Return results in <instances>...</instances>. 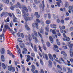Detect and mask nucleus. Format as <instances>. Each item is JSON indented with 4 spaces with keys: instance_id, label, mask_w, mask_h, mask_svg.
Segmentation results:
<instances>
[{
    "instance_id": "1",
    "label": "nucleus",
    "mask_w": 73,
    "mask_h": 73,
    "mask_svg": "<svg viewBox=\"0 0 73 73\" xmlns=\"http://www.w3.org/2000/svg\"><path fill=\"white\" fill-rule=\"evenodd\" d=\"M29 13H28L27 14H26L25 12V11H23V16L24 17V19L25 21H27L28 20L29 21H30L31 20V17H29Z\"/></svg>"
},
{
    "instance_id": "2",
    "label": "nucleus",
    "mask_w": 73,
    "mask_h": 73,
    "mask_svg": "<svg viewBox=\"0 0 73 73\" xmlns=\"http://www.w3.org/2000/svg\"><path fill=\"white\" fill-rule=\"evenodd\" d=\"M19 7V8H21V5L19 2H17V4L14 5L13 6H11L10 7V9L12 11H13L14 10V7L17 8Z\"/></svg>"
},
{
    "instance_id": "3",
    "label": "nucleus",
    "mask_w": 73,
    "mask_h": 73,
    "mask_svg": "<svg viewBox=\"0 0 73 73\" xmlns=\"http://www.w3.org/2000/svg\"><path fill=\"white\" fill-rule=\"evenodd\" d=\"M36 23H35V24L33 23L32 24V25L33 27L34 28L35 24V26H36V28L38 29V23H41V21H40V20H39V19H36Z\"/></svg>"
},
{
    "instance_id": "4",
    "label": "nucleus",
    "mask_w": 73,
    "mask_h": 73,
    "mask_svg": "<svg viewBox=\"0 0 73 73\" xmlns=\"http://www.w3.org/2000/svg\"><path fill=\"white\" fill-rule=\"evenodd\" d=\"M68 46L69 47V48H70V53H72V51L73 50L72 48L73 47V43H71V42H68Z\"/></svg>"
},
{
    "instance_id": "5",
    "label": "nucleus",
    "mask_w": 73,
    "mask_h": 73,
    "mask_svg": "<svg viewBox=\"0 0 73 73\" xmlns=\"http://www.w3.org/2000/svg\"><path fill=\"white\" fill-rule=\"evenodd\" d=\"M31 68H32L31 69V70L33 73H38L37 70H35H35L36 69V68L34 65L32 64L31 65Z\"/></svg>"
},
{
    "instance_id": "6",
    "label": "nucleus",
    "mask_w": 73,
    "mask_h": 73,
    "mask_svg": "<svg viewBox=\"0 0 73 73\" xmlns=\"http://www.w3.org/2000/svg\"><path fill=\"white\" fill-rule=\"evenodd\" d=\"M8 69L9 71H10V72H11V71H12V72H15V68H14V67H12V66H8Z\"/></svg>"
},
{
    "instance_id": "7",
    "label": "nucleus",
    "mask_w": 73,
    "mask_h": 73,
    "mask_svg": "<svg viewBox=\"0 0 73 73\" xmlns=\"http://www.w3.org/2000/svg\"><path fill=\"white\" fill-rule=\"evenodd\" d=\"M42 4L43 7H42V5L41 4H40L39 6L40 8H42V11H44V8H45V5H44V1L43 0L42 1Z\"/></svg>"
},
{
    "instance_id": "8",
    "label": "nucleus",
    "mask_w": 73,
    "mask_h": 73,
    "mask_svg": "<svg viewBox=\"0 0 73 73\" xmlns=\"http://www.w3.org/2000/svg\"><path fill=\"white\" fill-rule=\"evenodd\" d=\"M21 7L23 9H24V10H25V11L26 12H28V9L27 7H26L25 5H22Z\"/></svg>"
},
{
    "instance_id": "9",
    "label": "nucleus",
    "mask_w": 73,
    "mask_h": 73,
    "mask_svg": "<svg viewBox=\"0 0 73 73\" xmlns=\"http://www.w3.org/2000/svg\"><path fill=\"white\" fill-rule=\"evenodd\" d=\"M31 36L32 37L33 39V40L35 39V42L37 43V42H38V39H37V37H35V36L34 35V34H32L31 35Z\"/></svg>"
},
{
    "instance_id": "10",
    "label": "nucleus",
    "mask_w": 73,
    "mask_h": 73,
    "mask_svg": "<svg viewBox=\"0 0 73 73\" xmlns=\"http://www.w3.org/2000/svg\"><path fill=\"white\" fill-rule=\"evenodd\" d=\"M35 16H36L37 19H39L40 17V15L38 14V12H35L34 14Z\"/></svg>"
},
{
    "instance_id": "11",
    "label": "nucleus",
    "mask_w": 73,
    "mask_h": 73,
    "mask_svg": "<svg viewBox=\"0 0 73 73\" xmlns=\"http://www.w3.org/2000/svg\"><path fill=\"white\" fill-rule=\"evenodd\" d=\"M48 63H49V64H48V65L49 68H52V61H51V60H49Z\"/></svg>"
},
{
    "instance_id": "12",
    "label": "nucleus",
    "mask_w": 73,
    "mask_h": 73,
    "mask_svg": "<svg viewBox=\"0 0 73 73\" xmlns=\"http://www.w3.org/2000/svg\"><path fill=\"white\" fill-rule=\"evenodd\" d=\"M5 49L4 48H2L0 50V53L1 54H4L5 53Z\"/></svg>"
},
{
    "instance_id": "13",
    "label": "nucleus",
    "mask_w": 73,
    "mask_h": 73,
    "mask_svg": "<svg viewBox=\"0 0 73 73\" xmlns=\"http://www.w3.org/2000/svg\"><path fill=\"white\" fill-rule=\"evenodd\" d=\"M61 54H63L65 57H67L68 56V55H67V54H66V53L65 52V51H62L61 52Z\"/></svg>"
},
{
    "instance_id": "14",
    "label": "nucleus",
    "mask_w": 73,
    "mask_h": 73,
    "mask_svg": "<svg viewBox=\"0 0 73 73\" xmlns=\"http://www.w3.org/2000/svg\"><path fill=\"white\" fill-rule=\"evenodd\" d=\"M27 56L28 58L26 60V61H27V62H29V60L31 61V56L28 55H27Z\"/></svg>"
},
{
    "instance_id": "15",
    "label": "nucleus",
    "mask_w": 73,
    "mask_h": 73,
    "mask_svg": "<svg viewBox=\"0 0 73 73\" xmlns=\"http://www.w3.org/2000/svg\"><path fill=\"white\" fill-rule=\"evenodd\" d=\"M54 60L56 61H57V62H58V63H60V64H61L62 62H61V61H60V59L58 60V58H54Z\"/></svg>"
},
{
    "instance_id": "16",
    "label": "nucleus",
    "mask_w": 73,
    "mask_h": 73,
    "mask_svg": "<svg viewBox=\"0 0 73 73\" xmlns=\"http://www.w3.org/2000/svg\"><path fill=\"white\" fill-rule=\"evenodd\" d=\"M48 56L50 60H51V61H53V56L51 55V54H49Z\"/></svg>"
},
{
    "instance_id": "17",
    "label": "nucleus",
    "mask_w": 73,
    "mask_h": 73,
    "mask_svg": "<svg viewBox=\"0 0 73 73\" xmlns=\"http://www.w3.org/2000/svg\"><path fill=\"white\" fill-rule=\"evenodd\" d=\"M23 50V51L22 52V53L23 54H24L25 53H26V51H27L28 50H27V48L24 47Z\"/></svg>"
},
{
    "instance_id": "18",
    "label": "nucleus",
    "mask_w": 73,
    "mask_h": 73,
    "mask_svg": "<svg viewBox=\"0 0 73 73\" xmlns=\"http://www.w3.org/2000/svg\"><path fill=\"white\" fill-rule=\"evenodd\" d=\"M20 47L22 48H23V47H24V48H25V44L23 43H21V45L20 46Z\"/></svg>"
},
{
    "instance_id": "19",
    "label": "nucleus",
    "mask_w": 73,
    "mask_h": 73,
    "mask_svg": "<svg viewBox=\"0 0 73 73\" xmlns=\"http://www.w3.org/2000/svg\"><path fill=\"white\" fill-rule=\"evenodd\" d=\"M3 37V38L4 39L5 37H4V33H3L0 36V39L1 40H2V38H3L2 37Z\"/></svg>"
},
{
    "instance_id": "20",
    "label": "nucleus",
    "mask_w": 73,
    "mask_h": 73,
    "mask_svg": "<svg viewBox=\"0 0 73 73\" xmlns=\"http://www.w3.org/2000/svg\"><path fill=\"white\" fill-rule=\"evenodd\" d=\"M25 28L27 29V30H28V31H29L30 30V28H29V27H28V26L27 24L25 25Z\"/></svg>"
},
{
    "instance_id": "21",
    "label": "nucleus",
    "mask_w": 73,
    "mask_h": 73,
    "mask_svg": "<svg viewBox=\"0 0 73 73\" xmlns=\"http://www.w3.org/2000/svg\"><path fill=\"white\" fill-rule=\"evenodd\" d=\"M67 69L68 70V72L69 73H72V69L70 70V68H67Z\"/></svg>"
},
{
    "instance_id": "22",
    "label": "nucleus",
    "mask_w": 73,
    "mask_h": 73,
    "mask_svg": "<svg viewBox=\"0 0 73 73\" xmlns=\"http://www.w3.org/2000/svg\"><path fill=\"white\" fill-rule=\"evenodd\" d=\"M51 23V21L49 20H47L46 21V24H49Z\"/></svg>"
},
{
    "instance_id": "23",
    "label": "nucleus",
    "mask_w": 73,
    "mask_h": 73,
    "mask_svg": "<svg viewBox=\"0 0 73 73\" xmlns=\"http://www.w3.org/2000/svg\"><path fill=\"white\" fill-rule=\"evenodd\" d=\"M65 7L66 8H68V7H69V3L68 2H66V3L65 4Z\"/></svg>"
},
{
    "instance_id": "24",
    "label": "nucleus",
    "mask_w": 73,
    "mask_h": 73,
    "mask_svg": "<svg viewBox=\"0 0 73 73\" xmlns=\"http://www.w3.org/2000/svg\"><path fill=\"white\" fill-rule=\"evenodd\" d=\"M28 36L29 41H31L32 40V37H31V35L29 34Z\"/></svg>"
},
{
    "instance_id": "25",
    "label": "nucleus",
    "mask_w": 73,
    "mask_h": 73,
    "mask_svg": "<svg viewBox=\"0 0 73 73\" xmlns=\"http://www.w3.org/2000/svg\"><path fill=\"white\" fill-rule=\"evenodd\" d=\"M1 59L2 61H3V62H4L5 61V58H4V55H2L1 56Z\"/></svg>"
},
{
    "instance_id": "26",
    "label": "nucleus",
    "mask_w": 73,
    "mask_h": 73,
    "mask_svg": "<svg viewBox=\"0 0 73 73\" xmlns=\"http://www.w3.org/2000/svg\"><path fill=\"white\" fill-rule=\"evenodd\" d=\"M17 41H18V42H23V40H22V39L21 38H19L17 39Z\"/></svg>"
},
{
    "instance_id": "27",
    "label": "nucleus",
    "mask_w": 73,
    "mask_h": 73,
    "mask_svg": "<svg viewBox=\"0 0 73 73\" xmlns=\"http://www.w3.org/2000/svg\"><path fill=\"white\" fill-rule=\"evenodd\" d=\"M49 39L50 41H51V42L52 43V42H53V39L52 36H49Z\"/></svg>"
},
{
    "instance_id": "28",
    "label": "nucleus",
    "mask_w": 73,
    "mask_h": 73,
    "mask_svg": "<svg viewBox=\"0 0 73 73\" xmlns=\"http://www.w3.org/2000/svg\"><path fill=\"white\" fill-rule=\"evenodd\" d=\"M2 66L3 69H5L6 68V66H5V64L4 63H3L2 64Z\"/></svg>"
},
{
    "instance_id": "29",
    "label": "nucleus",
    "mask_w": 73,
    "mask_h": 73,
    "mask_svg": "<svg viewBox=\"0 0 73 73\" xmlns=\"http://www.w3.org/2000/svg\"><path fill=\"white\" fill-rule=\"evenodd\" d=\"M42 48H43V49L44 50H46V49H47L46 48V46H45V45L44 44H43Z\"/></svg>"
},
{
    "instance_id": "30",
    "label": "nucleus",
    "mask_w": 73,
    "mask_h": 73,
    "mask_svg": "<svg viewBox=\"0 0 73 73\" xmlns=\"http://www.w3.org/2000/svg\"><path fill=\"white\" fill-rule=\"evenodd\" d=\"M34 50L35 52H37V48L36 47V45L35 44L34 45Z\"/></svg>"
},
{
    "instance_id": "31",
    "label": "nucleus",
    "mask_w": 73,
    "mask_h": 73,
    "mask_svg": "<svg viewBox=\"0 0 73 73\" xmlns=\"http://www.w3.org/2000/svg\"><path fill=\"white\" fill-rule=\"evenodd\" d=\"M59 40L58 39H57L56 40V41L57 42V44L58 45H60L61 44L60 43V42H59Z\"/></svg>"
},
{
    "instance_id": "32",
    "label": "nucleus",
    "mask_w": 73,
    "mask_h": 73,
    "mask_svg": "<svg viewBox=\"0 0 73 73\" xmlns=\"http://www.w3.org/2000/svg\"><path fill=\"white\" fill-rule=\"evenodd\" d=\"M7 21L8 23L9 22V17H7L6 20L5 19V23H7Z\"/></svg>"
},
{
    "instance_id": "33",
    "label": "nucleus",
    "mask_w": 73,
    "mask_h": 73,
    "mask_svg": "<svg viewBox=\"0 0 73 73\" xmlns=\"http://www.w3.org/2000/svg\"><path fill=\"white\" fill-rule=\"evenodd\" d=\"M68 9H69V10L70 11H72V10L73 9V5L72 6H69Z\"/></svg>"
},
{
    "instance_id": "34",
    "label": "nucleus",
    "mask_w": 73,
    "mask_h": 73,
    "mask_svg": "<svg viewBox=\"0 0 73 73\" xmlns=\"http://www.w3.org/2000/svg\"><path fill=\"white\" fill-rule=\"evenodd\" d=\"M46 44L48 47H50V44L49 42H47Z\"/></svg>"
},
{
    "instance_id": "35",
    "label": "nucleus",
    "mask_w": 73,
    "mask_h": 73,
    "mask_svg": "<svg viewBox=\"0 0 73 73\" xmlns=\"http://www.w3.org/2000/svg\"><path fill=\"white\" fill-rule=\"evenodd\" d=\"M57 67L59 69H61V70H62V67H61L59 65H58L57 66Z\"/></svg>"
},
{
    "instance_id": "36",
    "label": "nucleus",
    "mask_w": 73,
    "mask_h": 73,
    "mask_svg": "<svg viewBox=\"0 0 73 73\" xmlns=\"http://www.w3.org/2000/svg\"><path fill=\"white\" fill-rule=\"evenodd\" d=\"M47 27H46L45 28V29L46 31L47 32H49V25L47 26Z\"/></svg>"
},
{
    "instance_id": "37",
    "label": "nucleus",
    "mask_w": 73,
    "mask_h": 73,
    "mask_svg": "<svg viewBox=\"0 0 73 73\" xmlns=\"http://www.w3.org/2000/svg\"><path fill=\"white\" fill-rule=\"evenodd\" d=\"M3 28V25L2 24L1 27V28H0V32H1V31H3V29H2V28Z\"/></svg>"
},
{
    "instance_id": "38",
    "label": "nucleus",
    "mask_w": 73,
    "mask_h": 73,
    "mask_svg": "<svg viewBox=\"0 0 73 73\" xmlns=\"http://www.w3.org/2000/svg\"><path fill=\"white\" fill-rule=\"evenodd\" d=\"M66 41H70V38L69 37H66Z\"/></svg>"
},
{
    "instance_id": "39",
    "label": "nucleus",
    "mask_w": 73,
    "mask_h": 73,
    "mask_svg": "<svg viewBox=\"0 0 73 73\" xmlns=\"http://www.w3.org/2000/svg\"><path fill=\"white\" fill-rule=\"evenodd\" d=\"M52 28H54V30H56V25H52Z\"/></svg>"
},
{
    "instance_id": "40",
    "label": "nucleus",
    "mask_w": 73,
    "mask_h": 73,
    "mask_svg": "<svg viewBox=\"0 0 73 73\" xmlns=\"http://www.w3.org/2000/svg\"><path fill=\"white\" fill-rule=\"evenodd\" d=\"M56 4L58 6V7H60L61 6V4L59 2H56Z\"/></svg>"
},
{
    "instance_id": "41",
    "label": "nucleus",
    "mask_w": 73,
    "mask_h": 73,
    "mask_svg": "<svg viewBox=\"0 0 73 73\" xmlns=\"http://www.w3.org/2000/svg\"><path fill=\"white\" fill-rule=\"evenodd\" d=\"M34 33L35 36H36V37L37 36V33L36 31H34Z\"/></svg>"
},
{
    "instance_id": "42",
    "label": "nucleus",
    "mask_w": 73,
    "mask_h": 73,
    "mask_svg": "<svg viewBox=\"0 0 73 73\" xmlns=\"http://www.w3.org/2000/svg\"><path fill=\"white\" fill-rule=\"evenodd\" d=\"M38 47L39 50L42 53V49H41V46H38Z\"/></svg>"
},
{
    "instance_id": "43",
    "label": "nucleus",
    "mask_w": 73,
    "mask_h": 73,
    "mask_svg": "<svg viewBox=\"0 0 73 73\" xmlns=\"http://www.w3.org/2000/svg\"><path fill=\"white\" fill-rule=\"evenodd\" d=\"M17 36L19 37H21V33L20 32H18L17 33Z\"/></svg>"
},
{
    "instance_id": "44",
    "label": "nucleus",
    "mask_w": 73,
    "mask_h": 73,
    "mask_svg": "<svg viewBox=\"0 0 73 73\" xmlns=\"http://www.w3.org/2000/svg\"><path fill=\"white\" fill-rule=\"evenodd\" d=\"M16 11L17 12V13L18 14H20L21 12H20V10L17 9L16 10Z\"/></svg>"
},
{
    "instance_id": "45",
    "label": "nucleus",
    "mask_w": 73,
    "mask_h": 73,
    "mask_svg": "<svg viewBox=\"0 0 73 73\" xmlns=\"http://www.w3.org/2000/svg\"><path fill=\"white\" fill-rule=\"evenodd\" d=\"M38 35L41 38H42V35L40 33V32H38Z\"/></svg>"
},
{
    "instance_id": "46",
    "label": "nucleus",
    "mask_w": 73,
    "mask_h": 73,
    "mask_svg": "<svg viewBox=\"0 0 73 73\" xmlns=\"http://www.w3.org/2000/svg\"><path fill=\"white\" fill-rule=\"evenodd\" d=\"M70 19V18H69V17H67L64 20H66V21H68Z\"/></svg>"
},
{
    "instance_id": "47",
    "label": "nucleus",
    "mask_w": 73,
    "mask_h": 73,
    "mask_svg": "<svg viewBox=\"0 0 73 73\" xmlns=\"http://www.w3.org/2000/svg\"><path fill=\"white\" fill-rule=\"evenodd\" d=\"M21 36L23 38H24V34H23V33H21Z\"/></svg>"
},
{
    "instance_id": "48",
    "label": "nucleus",
    "mask_w": 73,
    "mask_h": 73,
    "mask_svg": "<svg viewBox=\"0 0 73 73\" xmlns=\"http://www.w3.org/2000/svg\"><path fill=\"white\" fill-rule=\"evenodd\" d=\"M28 8L30 12H31V11H32V9H31V8L30 6H28Z\"/></svg>"
},
{
    "instance_id": "49",
    "label": "nucleus",
    "mask_w": 73,
    "mask_h": 73,
    "mask_svg": "<svg viewBox=\"0 0 73 73\" xmlns=\"http://www.w3.org/2000/svg\"><path fill=\"white\" fill-rule=\"evenodd\" d=\"M40 64H41L42 65H43L44 63L43 62V61H42V59H40Z\"/></svg>"
},
{
    "instance_id": "50",
    "label": "nucleus",
    "mask_w": 73,
    "mask_h": 73,
    "mask_svg": "<svg viewBox=\"0 0 73 73\" xmlns=\"http://www.w3.org/2000/svg\"><path fill=\"white\" fill-rule=\"evenodd\" d=\"M60 23H61V24H64V20L62 19L60 21Z\"/></svg>"
},
{
    "instance_id": "51",
    "label": "nucleus",
    "mask_w": 73,
    "mask_h": 73,
    "mask_svg": "<svg viewBox=\"0 0 73 73\" xmlns=\"http://www.w3.org/2000/svg\"><path fill=\"white\" fill-rule=\"evenodd\" d=\"M50 18H51L50 14L49 13L48 15V18L50 19Z\"/></svg>"
},
{
    "instance_id": "52",
    "label": "nucleus",
    "mask_w": 73,
    "mask_h": 73,
    "mask_svg": "<svg viewBox=\"0 0 73 73\" xmlns=\"http://www.w3.org/2000/svg\"><path fill=\"white\" fill-rule=\"evenodd\" d=\"M52 32L53 34H54V35H56V33L55 31L53 30L52 31Z\"/></svg>"
},
{
    "instance_id": "53",
    "label": "nucleus",
    "mask_w": 73,
    "mask_h": 73,
    "mask_svg": "<svg viewBox=\"0 0 73 73\" xmlns=\"http://www.w3.org/2000/svg\"><path fill=\"white\" fill-rule=\"evenodd\" d=\"M13 16V18L15 19V20H17V18L16 17H15V15L13 13H12Z\"/></svg>"
},
{
    "instance_id": "54",
    "label": "nucleus",
    "mask_w": 73,
    "mask_h": 73,
    "mask_svg": "<svg viewBox=\"0 0 73 73\" xmlns=\"http://www.w3.org/2000/svg\"><path fill=\"white\" fill-rule=\"evenodd\" d=\"M11 23L10 24V26L11 27H12V24H13V23L12 22V21H11Z\"/></svg>"
},
{
    "instance_id": "55",
    "label": "nucleus",
    "mask_w": 73,
    "mask_h": 73,
    "mask_svg": "<svg viewBox=\"0 0 73 73\" xmlns=\"http://www.w3.org/2000/svg\"><path fill=\"white\" fill-rule=\"evenodd\" d=\"M9 0H6V2H5V3L7 4H9Z\"/></svg>"
},
{
    "instance_id": "56",
    "label": "nucleus",
    "mask_w": 73,
    "mask_h": 73,
    "mask_svg": "<svg viewBox=\"0 0 73 73\" xmlns=\"http://www.w3.org/2000/svg\"><path fill=\"white\" fill-rule=\"evenodd\" d=\"M45 58L46 60H48V56H47V55L46 54L45 55Z\"/></svg>"
},
{
    "instance_id": "57",
    "label": "nucleus",
    "mask_w": 73,
    "mask_h": 73,
    "mask_svg": "<svg viewBox=\"0 0 73 73\" xmlns=\"http://www.w3.org/2000/svg\"><path fill=\"white\" fill-rule=\"evenodd\" d=\"M21 66H22V68L23 69H24V70H25V68L24 66L23 65H22Z\"/></svg>"
},
{
    "instance_id": "58",
    "label": "nucleus",
    "mask_w": 73,
    "mask_h": 73,
    "mask_svg": "<svg viewBox=\"0 0 73 73\" xmlns=\"http://www.w3.org/2000/svg\"><path fill=\"white\" fill-rule=\"evenodd\" d=\"M13 22L14 23H17L18 22L17 20H15V19H13Z\"/></svg>"
},
{
    "instance_id": "59",
    "label": "nucleus",
    "mask_w": 73,
    "mask_h": 73,
    "mask_svg": "<svg viewBox=\"0 0 73 73\" xmlns=\"http://www.w3.org/2000/svg\"><path fill=\"white\" fill-rule=\"evenodd\" d=\"M63 48L64 49H68V47L65 46H63Z\"/></svg>"
},
{
    "instance_id": "60",
    "label": "nucleus",
    "mask_w": 73,
    "mask_h": 73,
    "mask_svg": "<svg viewBox=\"0 0 73 73\" xmlns=\"http://www.w3.org/2000/svg\"><path fill=\"white\" fill-rule=\"evenodd\" d=\"M54 47L55 48H57V49H58V46H57V45H54Z\"/></svg>"
},
{
    "instance_id": "61",
    "label": "nucleus",
    "mask_w": 73,
    "mask_h": 73,
    "mask_svg": "<svg viewBox=\"0 0 73 73\" xmlns=\"http://www.w3.org/2000/svg\"><path fill=\"white\" fill-rule=\"evenodd\" d=\"M44 19H46V17H47V14H45L44 15Z\"/></svg>"
},
{
    "instance_id": "62",
    "label": "nucleus",
    "mask_w": 73,
    "mask_h": 73,
    "mask_svg": "<svg viewBox=\"0 0 73 73\" xmlns=\"http://www.w3.org/2000/svg\"><path fill=\"white\" fill-rule=\"evenodd\" d=\"M53 56L54 57V58H56V57L57 56H56V55L55 54H53Z\"/></svg>"
},
{
    "instance_id": "63",
    "label": "nucleus",
    "mask_w": 73,
    "mask_h": 73,
    "mask_svg": "<svg viewBox=\"0 0 73 73\" xmlns=\"http://www.w3.org/2000/svg\"><path fill=\"white\" fill-rule=\"evenodd\" d=\"M70 31H73V27H71L70 28Z\"/></svg>"
},
{
    "instance_id": "64",
    "label": "nucleus",
    "mask_w": 73,
    "mask_h": 73,
    "mask_svg": "<svg viewBox=\"0 0 73 73\" xmlns=\"http://www.w3.org/2000/svg\"><path fill=\"white\" fill-rule=\"evenodd\" d=\"M40 73H44V70L43 69H41L40 70Z\"/></svg>"
}]
</instances>
